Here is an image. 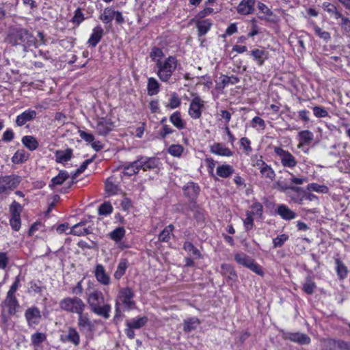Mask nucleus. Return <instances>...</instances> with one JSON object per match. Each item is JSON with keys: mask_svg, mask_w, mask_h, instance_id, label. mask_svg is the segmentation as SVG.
<instances>
[{"mask_svg": "<svg viewBox=\"0 0 350 350\" xmlns=\"http://www.w3.org/2000/svg\"><path fill=\"white\" fill-rule=\"evenodd\" d=\"M7 42L12 46H21L24 51L31 46H36V38L27 29L17 26H11L5 38Z\"/></svg>", "mask_w": 350, "mask_h": 350, "instance_id": "nucleus-1", "label": "nucleus"}, {"mask_svg": "<svg viewBox=\"0 0 350 350\" xmlns=\"http://www.w3.org/2000/svg\"><path fill=\"white\" fill-rule=\"evenodd\" d=\"M134 296L133 290L129 286L120 289L116 300L114 320L122 317V310H131L136 308V303L133 300Z\"/></svg>", "mask_w": 350, "mask_h": 350, "instance_id": "nucleus-2", "label": "nucleus"}, {"mask_svg": "<svg viewBox=\"0 0 350 350\" xmlns=\"http://www.w3.org/2000/svg\"><path fill=\"white\" fill-rule=\"evenodd\" d=\"M178 62L175 56L170 55L164 61L157 59L156 67L157 76L163 82H167L178 66Z\"/></svg>", "mask_w": 350, "mask_h": 350, "instance_id": "nucleus-3", "label": "nucleus"}, {"mask_svg": "<svg viewBox=\"0 0 350 350\" xmlns=\"http://www.w3.org/2000/svg\"><path fill=\"white\" fill-rule=\"evenodd\" d=\"M59 306L64 310L78 314L83 313L85 308V305L83 301L77 297L73 298L68 297L62 299L59 303Z\"/></svg>", "mask_w": 350, "mask_h": 350, "instance_id": "nucleus-4", "label": "nucleus"}, {"mask_svg": "<svg viewBox=\"0 0 350 350\" xmlns=\"http://www.w3.org/2000/svg\"><path fill=\"white\" fill-rule=\"evenodd\" d=\"M21 181V177L14 174L0 176V195L9 193L19 185Z\"/></svg>", "mask_w": 350, "mask_h": 350, "instance_id": "nucleus-5", "label": "nucleus"}, {"mask_svg": "<svg viewBox=\"0 0 350 350\" xmlns=\"http://www.w3.org/2000/svg\"><path fill=\"white\" fill-rule=\"evenodd\" d=\"M234 260L239 265H243L254 273L262 275V270L259 265L255 262L254 260L243 252L237 253L234 255Z\"/></svg>", "mask_w": 350, "mask_h": 350, "instance_id": "nucleus-6", "label": "nucleus"}, {"mask_svg": "<svg viewBox=\"0 0 350 350\" xmlns=\"http://www.w3.org/2000/svg\"><path fill=\"white\" fill-rule=\"evenodd\" d=\"M274 152L280 157L283 167L293 168L297 165V161L290 152L280 147H275Z\"/></svg>", "mask_w": 350, "mask_h": 350, "instance_id": "nucleus-7", "label": "nucleus"}, {"mask_svg": "<svg viewBox=\"0 0 350 350\" xmlns=\"http://www.w3.org/2000/svg\"><path fill=\"white\" fill-rule=\"evenodd\" d=\"M137 162L140 170L144 171L156 169L159 165V159L157 157H146L140 156L137 158Z\"/></svg>", "mask_w": 350, "mask_h": 350, "instance_id": "nucleus-8", "label": "nucleus"}, {"mask_svg": "<svg viewBox=\"0 0 350 350\" xmlns=\"http://www.w3.org/2000/svg\"><path fill=\"white\" fill-rule=\"evenodd\" d=\"M204 107V101L200 96L194 97L190 103L189 114L193 119H199L202 116V110Z\"/></svg>", "mask_w": 350, "mask_h": 350, "instance_id": "nucleus-9", "label": "nucleus"}, {"mask_svg": "<svg viewBox=\"0 0 350 350\" xmlns=\"http://www.w3.org/2000/svg\"><path fill=\"white\" fill-rule=\"evenodd\" d=\"M282 337L285 340H289L301 345H308L311 341L310 338L307 334L299 332H284Z\"/></svg>", "mask_w": 350, "mask_h": 350, "instance_id": "nucleus-10", "label": "nucleus"}, {"mask_svg": "<svg viewBox=\"0 0 350 350\" xmlns=\"http://www.w3.org/2000/svg\"><path fill=\"white\" fill-rule=\"evenodd\" d=\"M60 340L62 342H70L77 347L80 344V335L75 328L69 327L67 334L60 336Z\"/></svg>", "mask_w": 350, "mask_h": 350, "instance_id": "nucleus-11", "label": "nucleus"}, {"mask_svg": "<svg viewBox=\"0 0 350 350\" xmlns=\"http://www.w3.org/2000/svg\"><path fill=\"white\" fill-rule=\"evenodd\" d=\"M25 317L29 326L37 325L41 319L40 311L37 307L29 308L25 311Z\"/></svg>", "mask_w": 350, "mask_h": 350, "instance_id": "nucleus-12", "label": "nucleus"}, {"mask_svg": "<svg viewBox=\"0 0 350 350\" xmlns=\"http://www.w3.org/2000/svg\"><path fill=\"white\" fill-rule=\"evenodd\" d=\"M113 126L111 120L101 118L97 122L96 129L98 135H107L112 130Z\"/></svg>", "mask_w": 350, "mask_h": 350, "instance_id": "nucleus-13", "label": "nucleus"}, {"mask_svg": "<svg viewBox=\"0 0 350 350\" xmlns=\"http://www.w3.org/2000/svg\"><path fill=\"white\" fill-rule=\"evenodd\" d=\"M36 116L37 112L35 110L27 109L16 117V124L18 126H22L27 122L34 120Z\"/></svg>", "mask_w": 350, "mask_h": 350, "instance_id": "nucleus-14", "label": "nucleus"}, {"mask_svg": "<svg viewBox=\"0 0 350 350\" xmlns=\"http://www.w3.org/2000/svg\"><path fill=\"white\" fill-rule=\"evenodd\" d=\"M286 193L296 203L302 204L304 200V190L299 187L291 185Z\"/></svg>", "mask_w": 350, "mask_h": 350, "instance_id": "nucleus-15", "label": "nucleus"}, {"mask_svg": "<svg viewBox=\"0 0 350 350\" xmlns=\"http://www.w3.org/2000/svg\"><path fill=\"white\" fill-rule=\"evenodd\" d=\"M275 213L284 220H291L296 217V213L285 204H280Z\"/></svg>", "mask_w": 350, "mask_h": 350, "instance_id": "nucleus-16", "label": "nucleus"}, {"mask_svg": "<svg viewBox=\"0 0 350 350\" xmlns=\"http://www.w3.org/2000/svg\"><path fill=\"white\" fill-rule=\"evenodd\" d=\"M255 0H242L237 6V10L241 14H250L254 11Z\"/></svg>", "mask_w": 350, "mask_h": 350, "instance_id": "nucleus-17", "label": "nucleus"}, {"mask_svg": "<svg viewBox=\"0 0 350 350\" xmlns=\"http://www.w3.org/2000/svg\"><path fill=\"white\" fill-rule=\"evenodd\" d=\"M104 34V30L100 26H96L92 30V33L88 41L90 46L95 47L101 40Z\"/></svg>", "mask_w": 350, "mask_h": 350, "instance_id": "nucleus-18", "label": "nucleus"}, {"mask_svg": "<svg viewBox=\"0 0 350 350\" xmlns=\"http://www.w3.org/2000/svg\"><path fill=\"white\" fill-rule=\"evenodd\" d=\"M211 152L215 154L224 157H230L233 152L226 148L223 144L215 143L211 146Z\"/></svg>", "mask_w": 350, "mask_h": 350, "instance_id": "nucleus-19", "label": "nucleus"}, {"mask_svg": "<svg viewBox=\"0 0 350 350\" xmlns=\"http://www.w3.org/2000/svg\"><path fill=\"white\" fill-rule=\"evenodd\" d=\"M78 326L81 330L85 329L88 332H93L94 330V325L89 319L87 314H79Z\"/></svg>", "mask_w": 350, "mask_h": 350, "instance_id": "nucleus-20", "label": "nucleus"}, {"mask_svg": "<svg viewBox=\"0 0 350 350\" xmlns=\"http://www.w3.org/2000/svg\"><path fill=\"white\" fill-rule=\"evenodd\" d=\"M212 25L213 23L210 19H198L196 22V27L198 29V36L201 37L206 34L207 32L210 30Z\"/></svg>", "mask_w": 350, "mask_h": 350, "instance_id": "nucleus-21", "label": "nucleus"}, {"mask_svg": "<svg viewBox=\"0 0 350 350\" xmlns=\"http://www.w3.org/2000/svg\"><path fill=\"white\" fill-rule=\"evenodd\" d=\"M88 302L91 308L94 309L104 302V297L102 293L94 291L89 295Z\"/></svg>", "mask_w": 350, "mask_h": 350, "instance_id": "nucleus-22", "label": "nucleus"}, {"mask_svg": "<svg viewBox=\"0 0 350 350\" xmlns=\"http://www.w3.org/2000/svg\"><path fill=\"white\" fill-rule=\"evenodd\" d=\"M262 205L260 204H255L252 206L251 211H247L246 213V218L243 221V224L246 230H249L253 227V218L252 215L254 214V210L257 208V211L262 210Z\"/></svg>", "mask_w": 350, "mask_h": 350, "instance_id": "nucleus-23", "label": "nucleus"}, {"mask_svg": "<svg viewBox=\"0 0 350 350\" xmlns=\"http://www.w3.org/2000/svg\"><path fill=\"white\" fill-rule=\"evenodd\" d=\"M122 167L124 170V174L128 176H131L139 172L137 160L133 162L126 163L122 165Z\"/></svg>", "mask_w": 350, "mask_h": 350, "instance_id": "nucleus-24", "label": "nucleus"}, {"mask_svg": "<svg viewBox=\"0 0 350 350\" xmlns=\"http://www.w3.org/2000/svg\"><path fill=\"white\" fill-rule=\"evenodd\" d=\"M148 319L147 317H138L132 319L131 320L126 321V325L130 326L133 329H140L144 327L148 323Z\"/></svg>", "mask_w": 350, "mask_h": 350, "instance_id": "nucleus-25", "label": "nucleus"}, {"mask_svg": "<svg viewBox=\"0 0 350 350\" xmlns=\"http://www.w3.org/2000/svg\"><path fill=\"white\" fill-rule=\"evenodd\" d=\"M72 150L67 148L66 150H57L55 152V161L57 163L67 162L72 158Z\"/></svg>", "mask_w": 350, "mask_h": 350, "instance_id": "nucleus-26", "label": "nucleus"}, {"mask_svg": "<svg viewBox=\"0 0 350 350\" xmlns=\"http://www.w3.org/2000/svg\"><path fill=\"white\" fill-rule=\"evenodd\" d=\"M95 275L98 281L103 284H108L109 282V278L106 274L105 269L103 265H97L95 269Z\"/></svg>", "mask_w": 350, "mask_h": 350, "instance_id": "nucleus-27", "label": "nucleus"}, {"mask_svg": "<svg viewBox=\"0 0 350 350\" xmlns=\"http://www.w3.org/2000/svg\"><path fill=\"white\" fill-rule=\"evenodd\" d=\"M92 233V229L90 227H81L79 225H74L70 229L68 234H73L76 236H85Z\"/></svg>", "mask_w": 350, "mask_h": 350, "instance_id": "nucleus-28", "label": "nucleus"}, {"mask_svg": "<svg viewBox=\"0 0 350 350\" xmlns=\"http://www.w3.org/2000/svg\"><path fill=\"white\" fill-rule=\"evenodd\" d=\"M5 306L8 309V312L10 315L15 314L16 308L19 304L16 297H6L4 301Z\"/></svg>", "mask_w": 350, "mask_h": 350, "instance_id": "nucleus-29", "label": "nucleus"}, {"mask_svg": "<svg viewBox=\"0 0 350 350\" xmlns=\"http://www.w3.org/2000/svg\"><path fill=\"white\" fill-rule=\"evenodd\" d=\"M200 321L196 317L189 318L184 320L183 330L185 332H190L195 330L197 327L200 325Z\"/></svg>", "mask_w": 350, "mask_h": 350, "instance_id": "nucleus-30", "label": "nucleus"}, {"mask_svg": "<svg viewBox=\"0 0 350 350\" xmlns=\"http://www.w3.org/2000/svg\"><path fill=\"white\" fill-rule=\"evenodd\" d=\"M170 120L179 130L183 129L185 127V122L182 119L181 114L178 111H175L171 115Z\"/></svg>", "mask_w": 350, "mask_h": 350, "instance_id": "nucleus-31", "label": "nucleus"}, {"mask_svg": "<svg viewBox=\"0 0 350 350\" xmlns=\"http://www.w3.org/2000/svg\"><path fill=\"white\" fill-rule=\"evenodd\" d=\"M191 210L193 213V217L198 224H202L205 221V212L203 208L193 204Z\"/></svg>", "mask_w": 350, "mask_h": 350, "instance_id": "nucleus-32", "label": "nucleus"}, {"mask_svg": "<svg viewBox=\"0 0 350 350\" xmlns=\"http://www.w3.org/2000/svg\"><path fill=\"white\" fill-rule=\"evenodd\" d=\"M298 137L300 145H308L313 140L314 135L311 131L305 130L299 132Z\"/></svg>", "mask_w": 350, "mask_h": 350, "instance_id": "nucleus-33", "label": "nucleus"}, {"mask_svg": "<svg viewBox=\"0 0 350 350\" xmlns=\"http://www.w3.org/2000/svg\"><path fill=\"white\" fill-rule=\"evenodd\" d=\"M22 143L29 150H34L38 147V142L36 139L31 135H26L22 138Z\"/></svg>", "mask_w": 350, "mask_h": 350, "instance_id": "nucleus-34", "label": "nucleus"}, {"mask_svg": "<svg viewBox=\"0 0 350 350\" xmlns=\"http://www.w3.org/2000/svg\"><path fill=\"white\" fill-rule=\"evenodd\" d=\"M69 176L70 175L66 171L61 170L57 176L52 178L49 186L53 187L55 185H60L66 180Z\"/></svg>", "mask_w": 350, "mask_h": 350, "instance_id": "nucleus-35", "label": "nucleus"}, {"mask_svg": "<svg viewBox=\"0 0 350 350\" xmlns=\"http://www.w3.org/2000/svg\"><path fill=\"white\" fill-rule=\"evenodd\" d=\"M200 191V187L193 183H189L184 187L185 194L189 198L197 196Z\"/></svg>", "mask_w": 350, "mask_h": 350, "instance_id": "nucleus-36", "label": "nucleus"}, {"mask_svg": "<svg viewBox=\"0 0 350 350\" xmlns=\"http://www.w3.org/2000/svg\"><path fill=\"white\" fill-rule=\"evenodd\" d=\"M336 271L340 279H344L347 276L348 269L345 265L339 259H335Z\"/></svg>", "mask_w": 350, "mask_h": 350, "instance_id": "nucleus-37", "label": "nucleus"}, {"mask_svg": "<svg viewBox=\"0 0 350 350\" xmlns=\"http://www.w3.org/2000/svg\"><path fill=\"white\" fill-rule=\"evenodd\" d=\"M160 84L153 77H150L148 80V94L150 96L156 95L159 92Z\"/></svg>", "mask_w": 350, "mask_h": 350, "instance_id": "nucleus-38", "label": "nucleus"}, {"mask_svg": "<svg viewBox=\"0 0 350 350\" xmlns=\"http://www.w3.org/2000/svg\"><path fill=\"white\" fill-rule=\"evenodd\" d=\"M174 229V226L172 224H170L166 226L159 234V240L161 242L169 241L171 236L173 235L172 232Z\"/></svg>", "mask_w": 350, "mask_h": 350, "instance_id": "nucleus-39", "label": "nucleus"}, {"mask_svg": "<svg viewBox=\"0 0 350 350\" xmlns=\"http://www.w3.org/2000/svg\"><path fill=\"white\" fill-rule=\"evenodd\" d=\"M234 172L233 167L230 165H221L217 168V174L221 178H228Z\"/></svg>", "mask_w": 350, "mask_h": 350, "instance_id": "nucleus-40", "label": "nucleus"}, {"mask_svg": "<svg viewBox=\"0 0 350 350\" xmlns=\"http://www.w3.org/2000/svg\"><path fill=\"white\" fill-rule=\"evenodd\" d=\"M183 249L187 252L191 253L196 259H200L202 258V254L200 250L189 241H185L184 243Z\"/></svg>", "mask_w": 350, "mask_h": 350, "instance_id": "nucleus-41", "label": "nucleus"}, {"mask_svg": "<svg viewBox=\"0 0 350 350\" xmlns=\"http://www.w3.org/2000/svg\"><path fill=\"white\" fill-rule=\"evenodd\" d=\"M46 340V334L42 332H36L31 336V345L34 347H39Z\"/></svg>", "mask_w": 350, "mask_h": 350, "instance_id": "nucleus-42", "label": "nucleus"}, {"mask_svg": "<svg viewBox=\"0 0 350 350\" xmlns=\"http://www.w3.org/2000/svg\"><path fill=\"white\" fill-rule=\"evenodd\" d=\"M95 314L103 317L105 319H108L109 317V312L111 307L108 304H105L103 306L99 305L92 310Z\"/></svg>", "mask_w": 350, "mask_h": 350, "instance_id": "nucleus-43", "label": "nucleus"}, {"mask_svg": "<svg viewBox=\"0 0 350 350\" xmlns=\"http://www.w3.org/2000/svg\"><path fill=\"white\" fill-rule=\"evenodd\" d=\"M291 187V185H287L282 182L274 181L271 184H268L267 185V189H278L282 192L287 193V191H289Z\"/></svg>", "mask_w": 350, "mask_h": 350, "instance_id": "nucleus-44", "label": "nucleus"}, {"mask_svg": "<svg viewBox=\"0 0 350 350\" xmlns=\"http://www.w3.org/2000/svg\"><path fill=\"white\" fill-rule=\"evenodd\" d=\"M125 235V229L123 227H118L110 232L109 237L114 241L118 242Z\"/></svg>", "mask_w": 350, "mask_h": 350, "instance_id": "nucleus-45", "label": "nucleus"}, {"mask_svg": "<svg viewBox=\"0 0 350 350\" xmlns=\"http://www.w3.org/2000/svg\"><path fill=\"white\" fill-rule=\"evenodd\" d=\"M115 10L111 8H107L104 10L103 14L100 16V19L105 23H110L114 18Z\"/></svg>", "mask_w": 350, "mask_h": 350, "instance_id": "nucleus-46", "label": "nucleus"}, {"mask_svg": "<svg viewBox=\"0 0 350 350\" xmlns=\"http://www.w3.org/2000/svg\"><path fill=\"white\" fill-rule=\"evenodd\" d=\"M240 81L239 78L236 76H227L223 75L221 77V85L222 88H224L228 84L234 85Z\"/></svg>", "mask_w": 350, "mask_h": 350, "instance_id": "nucleus-47", "label": "nucleus"}, {"mask_svg": "<svg viewBox=\"0 0 350 350\" xmlns=\"http://www.w3.org/2000/svg\"><path fill=\"white\" fill-rule=\"evenodd\" d=\"M338 349L336 340L328 338L322 341L321 350H336Z\"/></svg>", "mask_w": 350, "mask_h": 350, "instance_id": "nucleus-48", "label": "nucleus"}, {"mask_svg": "<svg viewBox=\"0 0 350 350\" xmlns=\"http://www.w3.org/2000/svg\"><path fill=\"white\" fill-rule=\"evenodd\" d=\"M181 101L178 94L174 92L171 94L170 102L166 105V107L168 109H175L180 105Z\"/></svg>", "mask_w": 350, "mask_h": 350, "instance_id": "nucleus-49", "label": "nucleus"}, {"mask_svg": "<svg viewBox=\"0 0 350 350\" xmlns=\"http://www.w3.org/2000/svg\"><path fill=\"white\" fill-rule=\"evenodd\" d=\"M23 206L15 200L10 206L11 217H21Z\"/></svg>", "mask_w": 350, "mask_h": 350, "instance_id": "nucleus-50", "label": "nucleus"}, {"mask_svg": "<svg viewBox=\"0 0 350 350\" xmlns=\"http://www.w3.org/2000/svg\"><path fill=\"white\" fill-rule=\"evenodd\" d=\"M307 188L308 190L314 191L321 193H327L329 191V189L327 186L323 185H319L314 183L309 184Z\"/></svg>", "mask_w": 350, "mask_h": 350, "instance_id": "nucleus-51", "label": "nucleus"}, {"mask_svg": "<svg viewBox=\"0 0 350 350\" xmlns=\"http://www.w3.org/2000/svg\"><path fill=\"white\" fill-rule=\"evenodd\" d=\"M127 268V262L126 260H121L117 267V270L114 273V277L117 279L120 278L126 271Z\"/></svg>", "mask_w": 350, "mask_h": 350, "instance_id": "nucleus-52", "label": "nucleus"}, {"mask_svg": "<svg viewBox=\"0 0 350 350\" xmlns=\"http://www.w3.org/2000/svg\"><path fill=\"white\" fill-rule=\"evenodd\" d=\"M164 53L163 51L157 46L152 47L150 53V57L151 58L152 61L155 62L156 63L157 60L161 59Z\"/></svg>", "mask_w": 350, "mask_h": 350, "instance_id": "nucleus-53", "label": "nucleus"}, {"mask_svg": "<svg viewBox=\"0 0 350 350\" xmlns=\"http://www.w3.org/2000/svg\"><path fill=\"white\" fill-rule=\"evenodd\" d=\"M168 152L174 157H180L183 152V147L179 144H172L168 148Z\"/></svg>", "mask_w": 350, "mask_h": 350, "instance_id": "nucleus-54", "label": "nucleus"}, {"mask_svg": "<svg viewBox=\"0 0 350 350\" xmlns=\"http://www.w3.org/2000/svg\"><path fill=\"white\" fill-rule=\"evenodd\" d=\"M264 177L270 180V183L267 181L268 184H271L274 182V178L275 177V174L273 169H271L269 165H266L264 163Z\"/></svg>", "mask_w": 350, "mask_h": 350, "instance_id": "nucleus-55", "label": "nucleus"}, {"mask_svg": "<svg viewBox=\"0 0 350 350\" xmlns=\"http://www.w3.org/2000/svg\"><path fill=\"white\" fill-rule=\"evenodd\" d=\"M113 211V207L110 202H105L98 208V213L102 215L110 214Z\"/></svg>", "mask_w": 350, "mask_h": 350, "instance_id": "nucleus-56", "label": "nucleus"}, {"mask_svg": "<svg viewBox=\"0 0 350 350\" xmlns=\"http://www.w3.org/2000/svg\"><path fill=\"white\" fill-rule=\"evenodd\" d=\"M288 239V236L286 234H282L273 239V247H282L285 241Z\"/></svg>", "mask_w": 350, "mask_h": 350, "instance_id": "nucleus-57", "label": "nucleus"}, {"mask_svg": "<svg viewBox=\"0 0 350 350\" xmlns=\"http://www.w3.org/2000/svg\"><path fill=\"white\" fill-rule=\"evenodd\" d=\"M314 30L315 33L319 38L323 39L325 41H328L331 38L330 33L329 32L323 31L322 29L317 25L314 27Z\"/></svg>", "mask_w": 350, "mask_h": 350, "instance_id": "nucleus-58", "label": "nucleus"}, {"mask_svg": "<svg viewBox=\"0 0 350 350\" xmlns=\"http://www.w3.org/2000/svg\"><path fill=\"white\" fill-rule=\"evenodd\" d=\"M264 19L272 23H275L278 21V18L276 15L273 14L271 10L264 5Z\"/></svg>", "mask_w": 350, "mask_h": 350, "instance_id": "nucleus-59", "label": "nucleus"}, {"mask_svg": "<svg viewBox=\"0 0 350 350\" xmlns=\"http://www.w3.org/2000/svg\"><path fill=\"white\" fill-rule=\"evenodd\" d=\"M27 157L26 156L24 151H16L12 157V161L15 163H23L27 160Z\"/></svg>", "mask_w": 350, "mask_h": 350, "instance_id": "nucleus-60", "label": "nucleus"}, {"mask_svg": "<svg viewBox=\"0 0 350 350\" xmlns=\"http://www.w3.org/2000/svg\"><path fill=\"white\" fill-rule=\"evenodd\" d=\"M84 20V16L80 8H78L75 12V15L72 18V22L77 25H79Z\"/></svg>", "mask_w": 350, "mask_h": 350, "instance_id": "nucleus-61", "label": "nucleus"}, {"mask_svg": "<svg viewBox=\"0 0 350 350\" xmlns=\"http://www.w3.org/2000/svg\"><path fill=\"white\" fill-rule=\"evenodd\" d=\"M252 163L254 166L258 167L260 172L262 174V156L254 155L252 157Z\"/></svg>", "mask_w": 350, "mask_h": 350, "instance_id": "nucleus-62", "label": "nucleus"}, {"mask_svg": "<svg viewBox=\"0 0 350 350\" xmlns=\"http://www.w3.org/2000/svg\"><path fill=\"white\" fill-rule=\"evenodd\" d=\"M312 109L314 116L317 118H324L328 115L327 111L323 107L315 106Z\"/></svg>", "mask_w": 350, "mask_h": 350, "instance_id": "nucleus-63", "label": "nucleus"}, {"mask_svg": "<svg viewBox=\"0 0 350 350\" xmlns=\"http://www.w3.org/2000/svg\"><path fill=\"white\" fill-rule=\"evenodd\" d=\"M10 224L12 229L18 231L21 228V217H11Z\"/></svg>", "mask_w": 350, "mask_h": 350, "instance_id": "nucleus-64", "label": "nucleus"}]
</instances>
